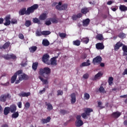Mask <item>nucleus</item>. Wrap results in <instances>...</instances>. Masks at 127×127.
<instances>
[{
  "label": "nucleus",
  "instance_id": "f257e3e1",
  "mask_svg": "<svg viewBox=\"0 0 127 127\" xmlns=\"http://www.w3.org/2000/svg\"><path fill=\"white\" fill-rule=\"evenodd\" d=\"M51 73V69L48 67H45L44 68H41L39 70V74L44 78L48 79V77Z\"/></svg>",
  "mask_w": 127,
  "mask_h": 127
},
{
  "label": "nucleus",
  "instance_id": "f03ea898",
  "mask_svg": "<svg viewBox=\"0 0 127 127\" xmlns=\"http://www.w3.org/2000/svg\"><path fill=\"white\" fill-rule=\"evenodd\" d=\"M38 4H35L31 6L28 7L26 10V15H29L30 13H33L35 9L38 8Z\"/></svg>",
  "mask_w": 127,
  "mask_h": 127
},
{
  "label": "nucleus",
  "instance_id": "7ed1b4c3",
  "mask_svg": "<svg viewBox=\"0 0 127 127\" xmlns=\"http://www.w3.org/2000/svg\"><path fill=\"white\" fill-rule=\"evenodd\" d=\"M92 112H93V109L91 108H86V110L85 111V113L81 114V117L83 119H85L87 118V116H91L90 113H92Z\"/></svg>",
  "mask_w": 127,
  "mask_h": 127
},
{
  "label": "nucleus",
  "instance_id": "20e7f679",
  "mask_svg": "<svg viewBox=\"0 0 127 127\" xmlns=\"http://www.w3.org/2000/svg\"><path fill=\"white\" fill-rule=\"evenodd\" d=\"M58 57H54L51 59L50 61H49V63H48V65H51V66H56L57 65V59Z\"/></svg>",
  "mask_w": 127,
  "mask_h": 127
},
{
  "label": "nucleus",
  "instance_id": "39448f33",
  "mask_svg": "<svg viewBox=\"0 0 127 127\" xmlns=\"http://www.w3.org/2000/svg\"><path fill=\"white\" fill-rule=\"evenodd\" d=\"M101 62H102V57L100 56H97L92 61V63L94 65H99V64H101Z\"/></svg>",
  "mask_w": 127,
  "mask_h": 127
},
{
  "label": "nucleus",
  "instance_id": "423d86ee",
  "mask_svg": "<svg viewBox=\"0 0 127 127\" xmlns=\"http://www.w3.org/2000/svg\"><path fill=\"white\" fill-rule=\"evenodd\" d=\"M56 8L58 9V10H66V9L68 8V4H63L60 7L59 5H56Z\"/></svg>",
  "mask_w": 127,
  "mask_h": 127
},
{
  "label": "nucleus",
  "instance_id": "0eeeda50",
  "mask_svg": "<svg viewBox=\"0 0 127 127\" xmlns=\"http://www.w3.org/2000/svg\"><path fill=\"white\" fill-rule=\"evenodd\" d=\"M49 58H50V57L49 56V55L48 54H46L43 55L42 57V61L45 63V64H48V63H49Z\"/></svg>",
  "mask_w": 127,
  "mask_h": 127
},
{
  "label": "nucleus",
  "instance_id": "6e6552de",
  "mask_svg": "<svg viewBox=\"0 0 127 127\" xmlns=\"http://www.w3.org/2000/svg\"><path fill=\"white\" fill-rule=\"evenodd\" d=\"M103 74H104L102 73V72L99 71L94 76V77L92 79V81H96L99 79H101Z\"/></svg>",
  "mask_w": 127,
  "mask_h": 127
},
{
  "label": "nucleus",
  "instance_id": "1a4fd4ad",
  "mask_svg": "<svg viewBox=\"0 0 127 127\" xmlns=\"http://www.w3.org/2000/svg\"><path fill=\"white\" fill-rule=\"evenodd\" d=\"M124 44L121 42V41L118 42L114 46V50L115 51H118V50L120 49V48L122 47V46H124Z\"/></svg>",
  "mask_w": 127,
  "mask_h": 127
},
{
  "label": "nucleus",
  "instance_id": "9d476101",
  "mask_svg": "<svg viewBox=\"0 0 127 127\" xmlns=\"http://www.w3.org/2000/svg\"><path fill=\"white\" fill-rule=\"evenodd\" d=\"M83 16V14L81 13H79L77 14H74L72 15L71 17L72 20H76L78 19V18H81Z\"/></svg>",
  "mask_w": 127,
  "mask_h": 127
},
{
  "label": "nucleus",
  "instance_id": "9b49d317",
  "mask_svg": "<svg viewBox=\"0 0 127 127\" xmlns=\"http://www.w3.org/2000/svg\"><path fill=\"white\" fill-rule=\"evenodd\" d=\"M96 48L98 50H103L105 48V46L102 43H98L96 44Z\"/></svg>",
  "mask_w": 127,
  "mask_h": 127
},
{
  "label": "nucleus",
  "instance_id": "f8f14e48",
  "mask_svg": "<svg viewBox=\"0 0 127 127\" xmlns=\"http://www.w3.org/2000/svg\"><path fill=\"white\" fill-rule=\"evenodd\" d=\"M9 97V94H7V95L2 94L0 96V102H3L4 103L5 101H6V99Z\"/></svg>",
  "mask_w": 127,
  "mask_h": 127
},
{
  "label": "nucleus",
  "instance_id": "ddd939ff",
  "mask_svg": "<svg viewBox=\"0 0 127 127\" xmlns=\"http://www.w3.org/2000/svg\"><path fill=\"white\" fill-rule=\"evenodd\" d=\"M4 20H5V22L4 23V25H5V26H7V25L10 24V15L6 16Z\"/></svg>",
  "mask_w": 127,
  "mask_h": 127
},
{
  "label": "nucleus",
  "instance_id": "4468645a",
  "mask_svg": "<svg viewBox=\"0 0 127 127\" xmlns=\"http://www.w3.org/2000/svg\"><path fill=\"white\" fill-rule=\"evenodd\" d=\"M71 98V104L72 105L76 103V94L75 93H73L70 95Z\"/></svg>",
  "mask_w": 127,
  "mask_h": 127
},
{
  "label": "nucleus",
  "instance_id": "2eb2a0df",
  "mask_svg": "<svg viewBox=\"0 0 127 127\" xmlns=\"http://www.w3.org/2000/svg\"><path fill=\"white\" fill-rule=\"evenodd\" d=\"M10 113H15L16 112V105L14 104H12L9 107Z\"/></svg>",
  "mask_w": 127,
  "mask_h": 127
},
{
  "label": "nucleus",
  "instance_id": "dca6fc26",
  "mask_svg": "<svg viewBox=\"0 0 127 127\" xmlns=\"http://www.w3.org/2000/svg\"><path fill=\"white\" fill-rule=\"evenodd\" d=\"M91 65V63H90V60H88L86 62L82 63L80 65V68H83V67H86L87 66H90Z\"/></svg>",
  "mask_w": 127,
  "mask_h": 127
},
{
  "label": "nucleus",
  "instance_id": "f3484780",
  "mask_svg": "<svg viewBox=\"0 0 127 127\" xmlns=\"http://www.w3.org/2000/svg\"><path fill=\"white\" fill-rule=\"evenodd\" d=\"M121 113L119 112H114L112 114L111 117L114 119H118V118H119L121 116Z\"/></svg>",
  "mask_w": 127,
  "mask_h": 127
},
{
  "label": "nucleus",
  "instance_id": "a211bd4d",
  "mask_svg": "<svg viewBox=\"0 0 127 127\" xmlns=\"http://www.w3.org/2000/svg\"><path fill=\"white\" fill-rule=\"evenodd\" d=\"M47 18V14L46 13H42L39 17V19L40 20H45Z\"/></svg>",
  "mask_w": 127,
  "mask_h": 127
},
{
  "label": "nucleus",
  "instance_id": "6ab92c4d",
  "mask_svg": "<svg viewBox=\"0 0 127 127\" xmlns=\"http://www.w3.org/2000/svg\"><path fill=\"white\" fill-rule=\"evenodd\" d=\"M91 20L89 18H87L85 20H83L82 21L83 26H88V24H90Z\"/></svg>",
  "mask_w": 127,
  "mask_h": 127
},
{
  "label": "nucleus",
  "instance_id": "aec40b11",
  "mask_svg": "<svg viewBox=\"0 0 127 127\" xmlns=\"http://www.w3.org/2000/svg\"><path fill=\"white\" fill-rule=\"evenodd\" d=\"M30 95H31V94L30 93V92H22L21 93L19 94V97H29V96H30Z\"/></svg>",
  "mask_w": 127,
  "mask_h": 127
},
{
  "label": "nucleus",
  "instance_id": "412c9836",
  "mask_svg": "<svg viewBox=\"0 0 127 127\" xmlns=\"http://www.w3.org/2000/svg\"><path fill=\"white\" fill-rule=\"evenodd\" d=\"M51 120V118L50 117H48L46 119H43L41 120L42 124L44 125V124H47V123H49Z\"/></svg>",
  "mask_w": 127,
  "mask_h": 127
},
{
  "label": "nucleus",
  "instance_id": "4be33fe9",
  "mask_svg": "<svg viewBox=\"0 0 127 127\" xmlns=\"http://www.w3.org/2000/svg\"><path fill=\"white\" fill-rule=\"evenodd\" d=\"M28 79V76L25 74V73H23L22 75H21L19 77V80L20 81H22V80H27Z\"/></svg>",
  "mask_w": 127,
  "mask_h": 127
},
{
  "label": "nucleus",
  "instance_id": "5701e85b",
  "mask_svg": "<svg viewBox=\"0 0 127 127\" xmlns=\"http://www.w3.org/2000/svg\"><path fill=\"white\" fill-rule=\"evenodd\" d=\"M89 11H90V9L86 7H84L81 9V13H83V14H87V13L89 12Z\"/></svg>",
  "mask_w": 127,
  "mask_h": 127
},
{
  "label": "nucleus",
  "instance_id": "b1692460",
  "mask_svg": "<svg viewBox=\"0 0 127 127\" xmlns=\"http://www.w3.org/2000/svg\"><path fill=\"white\" fill-rule=\"evenodd\" d=\"M10 45L9 42H6L2 46L0 47V49H7Z\"/></svg>",
  "mask_w": 127,
  "mask_h": 127
},
{
  "label": "nucleus",
  "instance_id": "393cba45",
  "mask_svg": "<svg viewBox=\"0 0 127 127\" xmlns=\"http://www.w3.org/2000/svg\"><path fill=\"white\" fill-rule=\"evenodd\" d=\"M19 15H24V14H26V8L24 7L21 9L19 11Z\"/></svg>",
  "mask_w": 127,
  "mask_h": 127
},
{
  "label": "nucleus",
  "instance_id": "a878e982",
  "mask_svg": "<svg viewBox=\"0 0 127 127\" xmlns=\"http://www.w3.org/2000/svg\"><path fill=\"white\" fill-rule=\"evenodd\" d=\"M122 50L124 52L123 54V56H127V46L123 45Z\"/></svg>",
  "mask_w": 127,
  "mask_h": 127
},
{
  "label": "nucleus",
  "instance_id": "bb28decb",
  "mask_svg": "<svg viewBox=\"0 0 127 127\" xmlns=\"http://www.w3.org/2000/svg\"><path fill=\"white\" fill-rule=\"evenodd\" d=\"M10 110L9 109V107H6L4 109L3 114L5 116H7L9 114Z\"/></svg>",
  "mask_w": 127,
  "mask_h": 127
},
{
  "label": "nucleus",
  "instance_id": "cd10ccee",
  "mask_svg": "<svg viewBox=\"0 0 127 127\" xmlns=\"http://www.w3.org/2000/svg\"><path fill=\"white\" fill-rule=\"evenodd\" d=\"M82 125H84V123H83V121L82 120H77L75 122L76 127H82Z\"/></svg>",
  "mask_w": 127,
  "mask_h": 127
},
{
  "label": "nucleus",
  "instance_id": "c85d7f7f",
  "mask_svg": "<svg viewBox=\"0 0 127 127\" xmlns=\"http://www.w3.org/2000/svg\"><path fill=\"white\" fill-rule=\"evenodd\" d=\"M42 44L44 45V46H49L50 45V43L49 42V41L47 39H44L42 41Z\"/></svg>",
  "mask_w": 127,
  "mask_h": 127
},
{
  "label": "nucleus",
  "instance_id": "c756f323",
  "mask_svg": "<svg viewBox=\"0 0 127 127\" xmlns=\"http://www.w3.org/2000/svg\"><path fill=\"white\" fill-rule=\"evenodd\" d=\"M119 9L121 10V11H127V7L125 5H120Z\"/></svg>",
  "mask_w": 127,
  "mask_h": 127
},
{
  "label": "nucleus",
  "instance_id": "7c9ffc66",
  "mask_svg": "<svg viewBox=\"0 0 127 127\" xmlns=\"http://www.w3.org/2000/svg\"><path fill=\"white\" fill-rule=\"evenodd\" d=\"M46 105L48 107L47 110L49 111H52L53 110V106H52V105L50 103H47V102H46Z\"/></svg>",
  "mask_w": 127,
  "mask_h": 127
},
{
  "label": "nucleus",
  "instance_id": "2f4dec72",
  "mask_svg": "<svg viewBox=\"0 0 127 127\" xmlns=\"http://www.w3.org/2000/svg\"><path fill=\"white\" fill-rule=\"evenodd\" d=\"M60 114L63 115V116H65V115H67V114H69L70 112L67 110H65L64 109H61L60 111Z\"/></svg>",
  "mask_w": 127,
  "mask_h": 127
},
{
  "label": "nucleus",
  "instance_id": "473e14b6",
  "mask_svg": "<svg viewBox=\"0 0 127 127\" xmlns=\"http://www.w3.org/2000/svg\"><path fill=\"white\" fill-rule=\"evenodd\" d=\"M39 79L43 83L44 85L48 83V80L47 79H44L41 76H39Z\"/></svg>",
  "mask_w": 127,
  "mask_h": 127
},
{
  "label": "nucleus",
  "instance_id": "72a5a7b5",
  "mask_svg": "<svg viewBox=\"0 0 127 127\" xmlns=\"http://www.w3.org/2000/svg\"><path fill=\"white\" fill-rule=\"evenodd\" d=\"M29 50L31 53H34V52H35L36 50H37V47L32 46L29 48Z\"/></svg>",
  "mask_w": 127,
  "mask_h": 127
},
{
  "label": "nucleus",
  "instance_id": "f704fd0d",
  "mask_svg": "<svg viewBox=\"0 0 127 127\" xmlns=\"http://www.w3.org/2000/svg\"><path fill=\"white\" fill-rule=\"evenodd\" d=\"M99 91L100 93H101L102 94H106V90H105V88H104L102 85L100 86L99 88Z\"/></svg>",
  "mask_w": 127,
  "mask_h": 127
},
{
  "label": "nucleus",
  "instance_id": "c9c22d12",
  "mask_svg": "<svg viewBox=\"0 0 127 127\" xmlns=\"http://www.w3.org/2000/svg\"><path fill=\"white\" fill-rule=\"evenodd\" d=\"M16 78H17V76H16V74H14V75L11 78V84H13V83L15 82V80H16Z\"/></svg>",
  "mask_w": 127,
  "mask_h": 127
},
{
  "label": "nucleus",
  "instance_id": "e433bc0d",
  "mask_svg": "<svg viewBox=\"0 0 127 127\" xmlns=\"http://www.w3.org/2000/svg\"><path fill=\"white\" fill-rule=\"evenodd\" d=\"M108 82L109 85L110 86H112V85L113 84V82H114V78L112 76L109 77L108 80Z\"/></svg>",
  "mask_w": 127,
  "mask_h": 127
},
{
  "label": "nucleus",
  "instance_id": "4c0bfd02",
  "mask_svg": "<svg viewBox=\"0 0 127 127\" xmlns=\"http://www.w3.org/2000/svg\"><path fill=\"white\" fill-rule=\"evenodd\" d=\"M37 67H38V63H34L32 65V69L34 71L37 70Z\"/></svg>",
  "mask_w": 127,
  "mask_h": 127
},
{
  "label": "nucleus",
  "instance_id": "58836bf2",
  "mask_svg": "<svg viewBox=\"0 0 127 127\" xmlns=\"http://www.w3.org/2000/svg\"><path fill=\"white\" fill-rule=\"evenodd\" d=\"M73 45H75V46H80V44H81V42L79 40H76L73 41Z\"/></svg>",
  "mask_w": 127,
  "mask_h": 127
},
{
  "label": "nucleus",
  "instance_id": "ea45409f",
  "mask_svg": "<svg viewBox=\"0 0 127 127\" xmlns=\"http://www.w3.org/2000/svg\"><path fill=\"white\" fill-rule=\"evenodd\" d=\"M33 22L34 23H37L38 24H41L40 20L37 18H33Z\"/></svg>",
  "mask_w": 127,
  "mask_h": 127
},
{
  "label": "nucleus",
  "instance_id": "a19ab883",
  "mask_svg": "<svg viewBox=\"0 0 127 127\" xmlns=\"http://www.w3.org/2000/svg\"><path fill=\"white\" fill-rule=\"evenodd\" d=\"M31 25V21L28 20H26L25 22V26H26V27H29Z\"/></svg>",
  "mask_w": 127,
  "mask_h": 127
},
{
  "label": "nucleus",
  "instance_id": "79ce46f5",
  "mask_svg": "<svg viewBox=\"0 0 127 127\" xmlns=\"http://www.w3.org/2000/svg\"><path fill=\"white\" fill-rule=\"evenodd\" d=\"M18 116H19V114H18V112H14L12 115V119H16L17 118H18Z\"/></svg>",
  "mask_w": 127,
  "mask_h": 127
},
{
  "label": "nucleus",
  "instance_id": "37998d69",
  "mask_svg": "<svg viewBox=\"0 0 127 127\" xmlns=\"http://www.w3.org/2000/svg\"><path fill=\"white\" fill-rule=\"evenodd\" d=\"M118 37L121 39H124L126 37V34L124 33H120L118 35Z\"/></svg>",
  "mask_w": 127,
  "mask_h": 127
},
{
  "label": "nucleus",
  "instance_id": "c03bdc74",
  "mask_svg": "<svg viewBox=\"0 0 127 127\" xmlns=\"http://www.w3.org/2000/svg\"><path fill=\"white\" fill-rule=\"evenodd\" d=\"M84 98L85 100H89L90 99V94L87 93H84Z\"/></svg>",
  "mask_w": 127,
  "mask_h": 127
},
{
  "label": "nucleus",
  "instance_id": "a18cd8bd",
  "mask_svg": "<svg viewBox=\"0 0 127 127\" xmlns=\"http://www.w3.org/2000/svg\"><path fill=\"white\" fill-rule=\"evenodd\" d=\"M51 33L50 31H43L42 32V35H49Z\"/></svg>",
  "mask_w": 127,
  "mask_h": 127
},
{
  "label": "nucleus",
  "instance_id": "49530a36",
  "mask_svg": "<svg viewBox=\"0 0 127 127\" xmlns=\"http://www.w3.org/2000/svg\"><path fill=\"white\" fill-rule=\"evenodd\" d=\"M96 39H98V40H103L104 39V38H103V35L102 34H98L96 36Z\"/></svg>",
  "mask_w": 127,
  "mask_h": 127
},
{
  "label": "nucleus",
  "instance_id": "de8ad7c7",
  "mask_svg": "<svg viewBox=\"0 0 127 127\" xmlns=\"http://www.w3.org/2000/svg\"><path fill=\"white\" fill-rule=\"evenodd\" d=\"M89 40L88 38H83L82 39V42H83V43H85V44H87V43H89Z\"/></svg>",
  "mask_w": 127,
  "mask_h": 127
},
{
  "label": "nucleus",
  "instance_id": "09e8293b",
  "mask_svg": "<svg viewBox=\"0 0 127 127\" xmlns=\"http://www.w3.org/2000/svg\"><path fill=\"white\" fill-rule=\"evenodd\" d=\"M17 57H16V56H15L14 54H12L10 55V59H12L13 60H15Z\"/></svg>",
  "mask_w": 127,
  "mask_h": 127
},
{
  "label": "nucleus",
  "instance_id": "8fccbe9b",
  "mask_svg": "<svg viewBox=\"0 0 127 127\" xmlns=\"http://www.w3.org/2000/svg\"><path fill=\"white\" fill-rule=\"evenodd\" d=\"M30 107V103L29 102H26L25 104V109L28 110Z\"/></svg>",
  "mask_w": 127,
  "mask_h": 127
},
{
  "label": "nucleus",
  "instance_id": "3c124183",
  "mask_svg": "<svg viewBox=\"0 0 127 127\" xmlns=\"http://www.w3.org/2000/svg\"><path fill=\"white\" fill-rule=\"evenodd\" d=\"M3 58L6 60H10V55H4Z\"/></svg>",
  "mask_w": 127,
  "mask_h": 127
},
{
  "label": "nucleus",
  "instance_id": "603ef678",
  "mask_svg": "<svg viewBox=\"0 0 127 127\" xmlns=\"http://www.w3.org/2000/svg\"><path fill=\"white\" fill-rule=\"evenodd\" d=\"M59 36L61 37V38H65V37H66V33H59Z\"/></svg>",
  "mask_w": 127,
  "mask_h": 127
},
{
  "label": "nucleus",
  "instance_id": "864d4df0",
  "mask_svg": "<svg viewBox=\"0 0 127 127\" xmlns=\"http://www.w3.org/2000/svg\"><path fill=\"white\" fill-rule=\"evenodd\" d=\"M97 108H100V109H104V108H105V107L102 106V102H98Z\"/></svg>",
  "mask_w": 127,
  "mask_h": 127
},
{
  "label": "nucleus",
  "instance_id": "5fc2aeb1",
  "mask_svg": "<svg viewBox=\"0 0 127 127\" xmlns=\"http://www.w3.org/2000/svg\"><path fill=\"white\" fill-rule=\"evenodd\" d=\"M50 20L52 22V23H58V20L54 18H51Z\"/></svg>",
  "mask_w": 127,
  "mask_h": 127
},
{
  "label": "nucleus",
  "instance_id": "6e6d98bb",
  "mask_svg": "<svg viewBox=\"0 0 127 127\" xmlns=\"http://www.w3.org/2000/svg\"><path fill=\"white\" fill-rule=\"evenodd\" d=\"M57 96H62V95H63V91L61 90H59L57 91Z\"/></svg>",
  "mask_w": 127,
  "mask_h": 127
},
{
  "label": "nucleus",
  "instance_id": "4d7b16f0",
  "mask_svg": "<svg viewBox=\"0 0 127 127\" xmlns=\"http://www.w3.org/2000/svg\"><path fill=\"white\" fill-rule=\"evenodd\" d=\"M11 24H17V20L15 19H12L11 21Z\"/></svg>",
  "mask_w": 127,
  "mask_h": 127
},
{
  "label": "nucleus",
  "instance_id": "13d9d810",
  "mask_svg": "<svg viewBox=\"0 0 127 127\" xmlns=\"http://www.w3.org/2000/svg\"><path fill=\"white\" fill-rule=\"evenodd\" d=\"M22 70H19L17 71L14 74H16V76L17 77V75H20V74H22Z\"/></svg>",
  "mask_w": 127,
  "mask_h": 127
},
{
  "label": "nucleus",
  "instance_id": "bf43d9fd",
  "mask_svg": "<svg viewBox=\"0 0 127 127\" xmlns=\"http://www.w3.org/2000/svg\"><path fill=\"white\" fill-rule=\"evenodd\" d=\"M18 37L19 38H20V39H24V36H23V34H22V33L19 34Z\"/></svg>",
  "mask_w": 127,
  "mask_h": 127
},
{
  "label": "nucleus",
  "instance_id": "052dcab7",
  "mask_svg": "<svg viewBox=\"0 0 127 127\" xmlns=\"http://www.w3.org/2000/svg\"><path fill=\"white\" fill-rule=\"evenodd\" d=\"M36 36H41L42 35V32L37 31L36 32Z\"/></svg>",
  "mask_w": 127,
  "mask_h": 127
},
{
  "label": "nucleus",
  "instance_id": "680f3d73",
  "mask_svg": "<svg viewBox=\"0 0 127 127\" xmlns=\"http://www.w3.org/2000/svg\"><path fill=\"white\" fill-rule=\"evenodd\" d=\"M45 91H46V89H45V88H44L43 90H40L39 91L40 95H42V94H43L44 93H45Z\"/></svg>",
  "mask_w": 127,
  "mask_h": 127
},
{
  "label": "nucleus",
  "instance_id": "e2e57ef3",
  "mask_svg": "<svg viewBox=\"0 0 127 127\" xmlns=\"http://www.w3.org/2000/svg\"><path fill=\"white\" fill-rule=\"evenodd\" d=\"M83 78L84 79H88L89 78V74L88 73H85L83 75Z\"/></svg>",
  "mask_w": 127,
  "mask_h": 127
},
{
  "label": "nucleus",
  "instance_id": "0e129e2a",
  "mask_svg": "<svg viewBox=\"0 0 127 127\" xmlns=\"http://www.w3.org/2000/svg\"><path fill=\"white\" fill-rule=\"evenodd\" d=\"M80 58L83 60H85V59L87 58V56L85 54H83L81 56Z\"/></svg>",
  "mask_w": 127,
  "mask_h": 127
},
{
  "label": "nucleus",
  "instance_id": "69168bd1",
  "mask_svg": "<svg viewBox=\"0 0 127 127\" xmlns=\"http://www.w3.org/2000/svg\"><path fill=\"white\" fill-rule=\"evenodd\" d=\"M45 25L48 26L51 25V21L50 20L46 21L45 22Z\"/></svg>",
  "mask_w": 127,
  "mask_h": 127
},
{
  "label": "nucleus",
  "instance_id": "338daca9",
  "mask_svg": "<svg viewBox=\"0 0 127 127\" xmlns=\"http://www.w3.org/2000/svg\"><path fill=\"white\" fill-rule=\"evenodd\" d=\"M111 8L113 11H116L118 9V6H115V7H112Z\"/></svg>",
  "mask_w": 127,
  "mask_h": 127
},
{
  "label": "nucleus",
  "instance_id": "774afa93",
  "mask_svg": "<svg viewBox=\"0 0 127 127\" xmlns=\"http://www.w3.org/2000/svg\"><path fill=\"white\" fill-rule=\"evenodd\" d=\"M122 75L123 76H125V75H127V68H126V69H125L124 71L123 72Z\"/></svg>",
  "mask_w": 127,
  "mask_h": 127
}]
</instances>
